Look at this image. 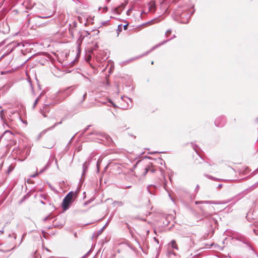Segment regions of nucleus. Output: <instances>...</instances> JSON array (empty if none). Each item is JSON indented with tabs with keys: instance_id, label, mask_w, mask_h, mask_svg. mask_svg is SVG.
I'll return each mask as SVG.
<instances>
[{
	"instance_id": "obj_6",
	"label": "nucleus",
	"mask_w": 258,
	"mask_h": 258,
	"mask_svg": "<svg viewBox=\"0 0 258 258\" xmlns=\"http://www.w3.org/2000/svg\"><path fill=\"white\" fill-rule=\"evenodd\" d=\"M195 204L196 205L203 204H220L221 203L219 202L213 201H196Z\"/></svg>"
},
{
	"instance_id": "obj_39",
	"label": "nucleus",
	"mask_w": 258,
	"mask_h": 258,
	"mask_svg": "<svg viewBox=\"0 0 258 258\" xmlns=\"http://www.w3.org/2000/svg\"><path fill=\"white\" fill-rule=\"evenodd\" d=\"M29 84H30V86L32 87V84L30 82H29Z\"/></svg>"
},
{
	"instance_id": "obj_21",
	"label": "nucleus",
	"mask_w": 258,
	"mask_h": 258,
	"mask_svg": "<svg viewBox=\"0 0 258 258\" xmlns=\"http://www.w3.org/2000/svg\"><path fill=\"white\" fill-rule=\"evenodd\" d=\"M86 168H87V167L86 166L85 163L83 164V173L82 174V176H83L84 174L85 173Z\"/></svg>"
},
{
	"instance_id": "obj_22",
	"label": "nucleus",
	"mask_w": 258,
	"mask_h": 258,
	"mask_svg": "<svg viewBox=\"0 0 258 258\" xmlns=\"http://www.w3.org/2000/svg\"><path fill=\"white\" fill-rule=\"evenodd\" d=\"M171 31L170 30H167L165 33V35L166 37H168L169 35L171 34Z\"/></svg>"
},
{
	"instance_id": "obj_38",
	"label": "nucleus",
	"mask_w": 258,
	"mask_h": 258,
	"mask_svg": "<svg viewBox=\"0 0 258 258\" xmlns=\"http://www.w3.org/2000/svg\"><path fill=\"white\" fill-rule=\"evenodd\" d=\"M106 83H107V84L108 85H109V83H108V81H107Z\"/></svg>"
},
{
	"instance_id": "obj_29",
	"label": "nucleus",
	"mask_w": 258,
	"mask_h": 258,
	"mask_svg": "<svg viewBox=\"0 0 258 258\" xmlns=\"http://www.w3.org/2000/svg\"><path fill=\"white\" fill-rule=\"evenodd\" d=\"M154 240L157 243H159V240L158 239H157L156 237H154Z\"/></svg>"
},
{
	"instance_id": "obj_42",
	"label": "nucleus",
	"mask_w": 258,
	"mask_h": 258,
	"mask_svg": "<svg viewBox=\"0 0 258 258\" xmlns=\"http://www.w3.org/2000/svg\"><path fill=\"white\" fill-rule=\"evenodd\" d=\"M112 104L113 106H115V105L114 104L112 103Z\"/></svg>"
},
{
	"instance_id": "obj_1",
	"label": "nucleus",
	"mask_w": 258,
	"mask_h": 258,
	"mask_svg": "<svg viewBox=\"0 0 258 258\" xmlns=\"http://www.w3.org/2000/svg\"><path fill=\"white\" fill-rule=\"evenodd\" d=\"M33 10L38 14V17L41 18H49L53 15V12L47 10L45 7L42 5H38L33 7Z\"/></svg>"
},
{
	"instance_id": "obj_20",
	"label": "nucleus",
	"mask_w": 258,
	"mask_h": 258,
	"mask_svg": "<svg viewBox=\"0 0 258 258\" xmlns=\"http://www.w3.org/2000/svg\"><path fill=\"white\" fill-rule=\"evenodd\" d=\"M28 195L27 194L25 196H24L23 197V198H22V199L21 200V201H20V203H22L23 201H24L27 198H28Z\"/></svg>"
},
{
	"instance_id": "obj_25",
	"label": "nucleus",
	"mask_w": 258,
	"mask_h": 258,
	"mask_svg": "<svg viewBox=\"0 0 258 258\" xmlns=\"http://www.w3.org/2000/svg\"><path fill=\"white\" fill-rule=\"evenodd\" d=\"M132 9H130L128 10V11L126 12V14H127V16H130V13L132 12Z\"/></svg>"
},
{
	"instance_id": "obj_35",
	"label": "nucleus",
	"mask_w": 258,
	"mask_h": 258,
	"mask_svg": "<svg viewBox=\"0 0 258 258\" xmlns=\"http://www.w3.org/2000/svg\"><path fill=\"white\" fill-rule=\"evenodd\" d=\"M107 8H106V7H105V8H104V10L105 11H106V10H107Z\"/></svg>"
},
{
	"instance_id": "obj_40",
	"label": "nucleus",
	"mask_w": 258,
	"mask_h": 258,
	"mask_svg": "<svg viewBox=\"0 0 258 258\" xmlns=\"http://www.w3.org/2000/svg\"><path fill=\"white\" fill-rule=\"evenodd\" d=\"M199 188V185H198L197 186V188Z\"/></svg>"
},
{
	"instance_id": "obj_30",
	"label": "nucleus",
	"mask_w": 258,
	"mask_h": 258,
	"mask_svg": "<svg viewBox=\"0 0 258 258\" xmlns=\"http://www.w3.org/2000/svg\"><path fill=\"white\" fill-rule=\"evenodd\" d=\"M223 186V185L222 184H219L218 185V188H221Z\"/></svg>"
},
{
	"instance_id": "obj_41",
	"label": "nucleus",
	"mask_w": 258,
	"mask_h": 258,
	"mask_svg": "<svg viewBox=\"0 0 258 258\" xmlns=\"http://www.w3.org/2000/svg\"><path fill=\"white\" fill-rule=\"evenodd\" d=\"M151 64H153V61H152Z\"/></svg>"
},
{
	"instance_id": "obj_15",
	"label": "nucleus",
	"mask_w": 258,
	"mask_h": 258,
	"mask_svg": "<svg viewBox=\"0 0 258 258\" xmlns=\"http://www.w3.org/2000/svg\"><path fill=\"white\" fill-rule=\"evenodd\" d=\"M54 143L53 141H51L49 144L45 145L43 147L47 149H51L54 146Z\"/></svg>"
},
{
	"instance_id": "obj_5",
	"label": "nucleus",
	"mask_w": 258,
	"mask_h": 258,
	"mask_svg": "<svg viewBox=\"0 0 258 258\" xmlns=\"http://www.w3.org/2000/svg\"><path fill=\"white\" fill-rule=\"evenodd\" d=\"M215 124L217 126H222L224 124V118L222 116L217 118L215 121Z\"/></svg>"
},
{
	"instance_id": "obj_43",
	"label": "nucleus",
	"mask_w": 258,
	"mask_h": 258,
	"mask_svg": "<svg viewBox=\"0 0 258 258\" xmlns=\"http://www.w3.org/2000/svg\"><path fill=\"white\" fill-rule=\"evenodd\" d=\"M107 2H109L110 0H107Z\"/></svg>"
},
{
	"instance_id": "obj_24",
	"label": "nucleus",
	"mask_w": 258,
	"mask_h": 258,
	"mask_svg": "<svg viewBox=\"0 0 258 258\" xmlns=\"http://www.w3.org/2000/svg\"><path fill=\"white\" fill-rule=\"evenodd\" d=\"M39 174V172H37L35 174L30 175V177L32 178H34V177H36Z\"/></svg>"
},
{
	"instance_id": "obj_17",
	"label": "nucleus",
	"mask_w": 258,
	"mask_h": 258,
	"mask_svg": "<svg viewBox=\"0 0 258 258\" xmlns=\"http://www.w3.org/2000/svg\"><path fill=\"white\" fill-rule=\"evenodd\" d=\"M122 28V25H118V28L117 29V35H118L119 33L121 31Z\"/></svg>"
},
{
	"instance_id": "obj_36",
	"label": "nucleus",
	"mask_w": 258,
	"mask_h": 258,
	"mask_svg": "<svg viewBox=\"0 0 258 258\" xmlns=\"http://www.w3.org/2000/svg\"><path fill=\"white\" fill-rule=\"evenodd\" d=\"M167 41H164L163 42H162V44H164V43H165V42H167Z\"/></svg>"
},
{
	"instance_id": "obj_23",
	"label": "nucleus",
	"mask_w": 258,
	"mask_h": 258,
	"mask_svg": "<svg viewBox=\"0 0 258 258\" xmlns=\"http://www.w3.org/2000/svg\"><path fill=\"white\" fill-rule=\"evenodd\" d=\"M50 215H48L47 216H46V217H45L44 219H43V221H46L47 220H49L50 219Z\"/></svg>"
},
{
	"instance_id": "obj_14",
	"label": "nucleus",
	"mask_w": 258,
	"mask_h": 258,
	"mask_svg": "<svg viewBox=\"0 0 258 258\" xmlns=\"http://www.w3.org/2000/svg\"><path fill=\"white\" fill-rule=\"evenodd\" d=\"M169 244L173 248L178 250L177 245L176 244V241L174 240H172Z\"/></svg>"
},
{
	"instance_id": "obj_27",
	"label": "nucleus",
	"mask_w": 258,
	"mask_h": 258,
	"mask_svg": "<svg viewBox=\"0 0 258 258\" xmlns=\"http://www.w3.org/2000/svg\"><path fill=\"white\" fill-rule=\"evenodd\" d=\"M209 208L210 209V211L211 212H212L214 210V208L213 206H209Z\"/></svg>"
},
{
	"instance_id": "obj_2",
	"label": "nucleus",
	"mask_w": 258,
	"mask_h": 258,
	"mask_svg": "<svg viewBox=\"0 0 258 258\" xmlns=\"http://www.w3.org/2000/svg\"><path fill=\"white\" fill-rule=\"evenodd\" d=\"M66 66H53L52 73L54 76L59 77L65 73H70L71 71L65 67Z\"/></svg>"
},
{
	"instance_id": "obj_33",
	"label": "nucleus",
	"mask_w": 258,
	"mask_h": 258,
	"mask_svg": "<svg viewBox=\"0 0 258 258\" xmlns=\"http://www.w3.org/2000/svg\"><path fill=\"white\" fill-rule=\"evenodd\" d=\"M131 187H132V186H131V185H130V186H127L126 187V188H131Z\"/></svg>"
},
{
	"instance_id": "obj_32",
	"label": "nucleus",
	"mask_w": 258,
	"mask_h": 258,
	"mask_svg": "<svg viewBox=\"0 0 258 258\" xmlns=\"http://www.w3.org/2000/svg\"><path fill=\"white\" fill-rule=\"evenodd\" d=\"M113 68H114V66H110V70H111Z\"/></svg>"
},
{
	"instance_id": "obj_37",
	"label": "nucleus",
	"mask_w": 258,
	"mask_h": 258,
	"mask_svg": "<svg viewBox=\"0 0 258 258\" xmlns=\"http://www.w3.org/2000/svg\"><path fill=\"white\" fill-rule=\"evenodd\" d=\"M94 66H92L93 69H95Z\"/></svg>"
},
{
	"instance_id": "obj_11",
	"label": "nucleus",
	"mask_w": 258,
	"mask_h": 258,
	"mask_svg": "<svg viewBox=\"0 0 258 258\" xmlns=\"http://www.w3.org/2000/svg\"><path fill=\"white\" fill-rule=\"evenodd\" d=\"M58 220V218H56L54 221V225L55 227H61L64 224V221L63 219H61V222L59 224H57V221Z\"/></svg>"
},
{
	"instance_id": "obj_34",
	"label": "nucleus",
	"mask_w": 258,
	"mask_h": 258,
	"mask_svg": "<svg viewBox=\"0 0 258 258\" xmlns=\"http://www.w3.org/2000/svg\"><path fill=\"white\" fill-rule=\"evenodd\" d=\"M10 133V131H6L5 132V134H7V133Z\"/></svg>"
},
{
	"instance_id": "obj_16",
	"label": "nucleus",
	"mask_w": 258,
	"mask_h": 258,
	"mask_svg": "<svg viewBox=\"0 0 258 258\" xmlns=\"http://www.w3.org/2000/svg\"><path fill=\"white\" fill-rule=\"evenodd\" d=\"M155 187L154 185H150L149 186H148L147 187V189L148 190V192L150 194H153V191L152 190L151 188H154Z\"/></svg>"
},
{
	"instance_id": "obj_8",
	"label": "nucleus",
	"mask_w": 258,
	"mask_h": 258,
	"mask_svg": "<svg viewBox=\"0 0 258 258\" xmlns=\"http://www.w3.org/2000/svg\"><path fill=\"white\" fill-rule=\"evenodd\" d=\"M200 210L202 211V215L203 216H204L206 218H208L210 216H211L212 214V213H210L209 212H206L205 209L204 207L203 206L199 207Z\"/></svg>"
},
{
	"instance_id": "obj_13",
	"label": "nucleus",
	"mask_w": 258,
	"mask_h": 258,
	"mask_svg": "<svg viewBox=\"0 0 258 258\" xmlns=\"http://www.w3.org/2000/svg\"><path fill=\"white\" fill-rule=\"evenodd\" d=\"M50 164H51V162L49 161L47 163L46 165L41 170H40L39 171V173L41 174V173H43L44 171H45L46 170H47L48 168V167H49Z\"/></svg>"
},
{
	"instance_id": "obj_3",
	"label": "nucleus",
	"mask_w": 258,
	"mask_h": 258,
	"mask_svg": "<svg viewBox=\"0 0 258 258\" xmlns=\"http://www.w3.org/2000/svg\"><path fill=\"white\" fill-rule=\"evenodd\" d=\"M75 195L76 192L71 191L64 198L61 204V206L63 210L66 211L69 209L70 204L73 202V198Z\"/></svg>"
},
{
	"instance_id": "obj_31",
	"label": "nucleus",
	"mask_w": 258,
	"mask_h": 258,
	"mask_svg": "<svg viewBox=\"0 0 258 258\" xmlns=\"http://www.w3.org/2000/svg\"><path fill=\"white\" fill-rule=\"evenodd\" d=\"M0 231H1V233H4V228H2V230H0Z\"/></svg>"
},
{
	"instance_id": "obj_19",
	"label": "nucleus",
	"mask_w": 258,
	"mask_h": 258,
	"mask_svg": "<svg viewBox=\"0 0 258 258\" xmlns=\"http://www.w3.org/2000/svg\"><path fill=\"white\" fill-rule=\"evenodd\" d=\"M11 72H12V70H9L7 71H2L1 72V75H5V74H7L8 73H11Z\"/></svg>"
},
{
	"instance_id": "obj_7",
	"label": "nucleus",
	"mask_w": 258,
	"mask_h": 258,
	"mask_svg": "<svg viewBox=\"0 0 258 258\" xmlns=\"http://www.w3.org/2000/svg\"><path fill=\"white\" fill-rule=\"evenodd\" d=\"M125 6V4H122L121 5H120L119 7L116 8L114 10V12L116 13L117 14L119 15L120 14V13L123 11V10L124 9Z\"/></svg>"
},
{
	"instance_id": "obj_4",
	"label": "nucleus",
	"mask_w": 258,
	"mask_h": 258,
	"mask_svg": "<svg viewBox=\"0 0 258 258\" xmlns=\"http://www.w3.org/2000/svg\"><path fill=\"white\" fill-rule=\"evenodd\" d=\"M74 89V88H73V86L69 87L67 88L63 91H59L57 92V94L60 93L63 94V96L62 97V99L63 100L72 94V92H73Z\"/></svg>"
},
{
	"instance_id": "obj_10",
	"label": "nucleus",
	"mask_w": 258,
	"mask_h": 258,
	"mask_svg": "<svg viewBox=\"0 0 258 258\" xmlns=\"http://www.w3.org/2000/svg\"><path fill=\"white\" fill-rule=\"evenodd\" d=\"M61 123V121H60L59 122H57V123H55L54 124L51 126V127H49L48 128H47L46 130H44L41 133H40V135H44V134L46 133V132L48 131H50V130H52L55 126H56L57 124H60Z\"/></svg>"
},
{
	"instance_id": "obj_12",
	"label": "nucleus",
	"mask_w": 258,
	"mask_h": 258,
	"mask_svg": "<svg viewBox=\"0 0 258 258\" xmlns=\"http://www.w3.org/2000/svg\"><path fill=\"white\" fill-rule=\"evenodd\" d=\"M150 166H152V165L148 164V166L145 167L144 169V172L143 173L144 175H145L149 171H150L152 172H154V170L150 168Z\"/></svg>"
},
{
	"instance_id": "obj_28",
	"label": "nucleus",
	"mask_w": 258,
	"mask_h": 258,
	"mask_svg": "<svg viewBox=\"0 0 258 258\" xmlns=\"http://www.w3.org/2000/svg\"><path fill=\"white\" fill-rule=\"evenodd\" d=\"M128 24L124 25L122 27H123L124 30H126L127 28Z\"/></svg>"
},
{
	"instance_id": "obj_18",
	"label": "nucleus",
	"mask_w": 258,
	"mask_h": 258,
	"mask_svg": "<svg viewBox=\"0 0 258 258\" xmlns=\"http://www.w3.org/2000/svg\"><path fill=\"white\" fill-rule=\"evenodd\" d=\"M39 98H40V96L38 97L34 101V104H33V108H34L36 106V105H37V104L38 103V101H39Z\"/></svg>"
},
{
	"instance_id": "obj_9",
	"label": "nucleus",
	"mask_w": 258,
	"mask_h": 258,
	"mask_svg": "<svg viewBox=\"0 0 258 258\" xmlns=\"http://www.w3.org/2000/svg\"><path fill=\"white\" fill-rule=\"evenodd\" d=\"M48 105L47 104H45L43 106L42 108H40V112L43 115L44 117H46V115L45 113L48 112L49 110L47 109Z\"/></svg>"
},
{
	"instance_id": "obj_26",
	"label": "nucleus",
	"mask_w": 258,
	"mask_h": 258,
	"mask_svg": "<svg viewBox=\"0 0 258 258\" xmlns=\"http://www.w3.org/2000/svg\"><path fill=\"white\" fill-rule=\"evenodd\" d=\"M86 96H87V93H85L84 94V95H83V100H82V102H83L85 100V98H86Z\"/></svg>"
}]
</instances>
